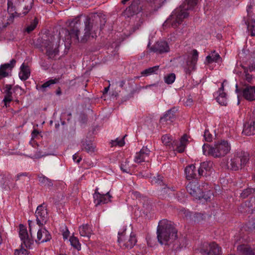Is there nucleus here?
Returning <instances> with one entry per match:
<instances>
[{
	"mask_svg": "<svg viewBox=\"0 0 255 255\" xmlns=\"http://www.w3.org/2000/svg\"><path fill=\"white\" fill-rule=\"evenodd\" d=\"M199 0H185V2L179 7L175 9L169 17L163 24L164 27L171 26L176 28L180 24L183 20L188 17L187 10L192 9L196 5Z\"/></svg>",
	"mask_w": 255,
	"mask_h": 255,
	"instance_id": "obj_1",
	"label": "nucleus"
},
{
	"mask_svg": "<svg viewBox=\"0 0 255 255\" xmlns=\"http://www.w3.org/2000/svg\"><path fill=\"white\" fill-rule=\"evenodd\" d=\"M177 231L170 222L164 219L161 220L157 229L158 241L161 245H167L173 243L177 238Z\"/></svg>",
	"mask_w": 255,
	"mask_h": 255,
	"instance_id": "obj_2",
	"label": "nucleus"
},
{
	"mask_svg": "<svg viewBox=\"0 0 255 255\" xmlns=\"http://www.w3.org/2000/svg\"><path fill=\"white\" fill-rule=\"evenodd\" d=\"M106 22L105 15L101 13H92L86 17L85 23L84 35L81 42H86L90 37L91 31L97 30L99 28L102 30Z\"/></svg>",
	"mask_w": 255,
	"mask_h": 255,
	"instance_id": "obj_3",
	"label": "nucleus"
},
{
	"mask_svg": "<svg viewBox=\"0 0 255 255\" xmlns=\"http://www.w3.org/2000/svg\"><path fill=\"white\" fill-rule=\"evenodd\" d=\"M231 148L230 144L225 140L216 142L214 146L204 144L202 147L204 155H211L215 158H221L225 156L230 152Z\"/></svg>",
	"mask_w": 255,
	"mask_h": 255,
	"instance_id": "obj_4",
	"label": "nucleus"
},
{
	"mask_svg": "<svg viewBox=\"0 0 255 255\" xmlns=\"http://www.w3.org/2000/svg\"><path fill=\"white\" fill-rule=\"evenodd\" d=\"M33 0H7V11L13 17L26 15L31 9Z\"/></svg>",
	"mask_w": 255,
	"mask_h": 255,
	"instance_id": "obj_5",
	"label": "nucleus"
},
{
	"mask_svg": "<svg viewBox=\"0 0 255 255\" xmlns=\"http://www.w3.org/2000/svg\"><path fill=\"white\" fill-rule=\"evenodd\" d=\"M81 22L80 17L78 16L69 22V29L62 28L59 35L60 37H63L62 34H64V38L66 40H70L69 42L77 43L79 42V35L80 34V27Z\"/></svg>",
	"mask_w": 255,
	"mask_h": 255,
	"instance_id": "obj_6",
	"label": "nucleus"
},
{
	"mask_svg": "<svg viewBox=\"0 0 255 255\" xmlns=\"http://www.w3.org/2000/svg\"><path fill=\"white\" fill-rule=\"evenodd\" d=\"M55 39L54 36L49 34L39 37L37 40L38 47L41 48L42 51L43 50V48L45 49L46 54L50 59H54L59 52L58 48L56 46L54 47Z\"/></svg>",
	"mask_w": 255,
	"mask_h": 255,
	"instance_id": "obj_7",
	"label": "nucleus"
},
{
	"mask_svg": "<svg viewBox=\"0 0 255 255\" xmlns=\"http://www.w3.org/2000/svg\"><path fill=\"white\" fill-rule=\"evenodd\" d=\"M249 161V154L245 151H238L231 156L228 162V169L233 171L242 169Z\"/></svg>",
	"mask_w": 255,
	"mask_h": 255,
	"instance_id": "obj_8",
	"label": "nucleus"
},
{
	"mask_svg": "<svg viewBox=\"0 0 255 255\" xmlns=\"http://www.w3.org/2000/svg\"><path fill=\"white\" fill-rule=\"evenodd\" d=\"M118 243L123 249H130L132 248L137 242L135 235L131 233L129 236L126 235L125 231L122 233H119Z\"/></svg>",
	"mask_w": 255,
	"mask_h": 255,
	"instance_id": "obj_9",
	"label": "nucleus"
},
{
	"mask_svg": "<svg viewBox=\"0 0 255 255\" xmlns=\"http://www.w3.org/2000/svg\"><path fill=\"white\" fill-rule=\"evenodd\" d=\"M198 59V52L197 50L194 49L191 54L188 55L184 66V70L186 74L190 75L196 70Z\"/></svg>",
	"mask_w": 255,
	"mask_h": 255,
	"instance_id": "obj_10",
	"label": "nucleus"
},
{
	"mask_svg": "<svg viewBox=\"0 0 255 255\" xmlns=\"http://www.w3.org/2000/svg\"><path fill=\"white\" fill-rule=\"evenodd\" d=\"M236 92L238 94L241 93L247 100H255V86L245 84L243 87L239 88L238 85L236 84Z\"/></svg>",
	"mask_w": 255,
	"mask_h": 255,
	"instance_id": "obj_11",
	"label": "nucleus"
},
{
	"mask_svg": "<svg viewBox=\"0 0 255 255\" xmlns=\"http://www.w3.org/2000/svg\"><path fill=\"white\" fill-rule=\"evenodd\" d=\"M142 0H133L130 5L123 12L124 16L129 17L138 13L142 9Z\"/></svg>",
	"mask_w": 255,
	"mask_h": 255,
	"instance_id": "obj_12",
	"label": "nucleus"
},
{
	"mask_svg": "<svg viewBox=\"0 0 255 255\" xmlns=\"http://www.w3.org/2000/svg\"><path fill=\"white\" fill-rule=\"evenodd\" d=\"M201 253L208 255H220L221 254V248L214 242L204 243L201 249Z\"/></svg>",
	"mask_w": 255,
	"mask_h": 255,
	"instance_id": "obj_13",
	"label": "nucleus"
},
{
	"mask_svg": "<svg viewBox=\"0 0 255 255\" xmlns=\"http://www.w3.org/2000/svg\"><path fill=\"white\" fill-rule=\"evenodd\" d=\"M37 224L39 226H42L46 223L48 219V213L43 204L40 205L37 208L35 212Z\"/></svg>",
	"mask_w": 255,
	"mask_h": 255,
	"instance_id": "obj_14",
	"label": "nucleus"
},
{
	"mask_svg": "<svg viewBox=\"0 0 255 255\" xmlns=\"http://www.w3.org/2000/svg\"><path fill=\"white\" fill-rule=\"evenodd\" d=\"M187 192L196 199L204 198L203 193L197 182H190L186 186Z\"/></svg>",
	"mask_w": 255,
	"mask_h": 255,
	"instance_id": "obj_15",
	"label": "nucleus"
},
{
	"mask_svg": "<svg viewBox=\"0 0 255 255\" xmlns=\"http://www.w3.org/2000/svg\"><path fill=\"white\" fill-rule=\"evenodd\" d=\"M252 8V6L251 5L248 7L247 11L249 18L248 19H246V18L244 17V21L247 25L249 33L252 36H255V16L253 17V15H251V10Z\"/></svg>",
	"mask_w": 255,
	"mask_h": 255,
	"instance_id": "obj_16",
	"label": "nucleus"
},
{
	"mask_svg": "<svg viewBox=\"0 0 255 255\" xmlns=\"http://www.w3.org/2000/svg\"><path fill=\"white\" fill-rule=\"evenodd\" d=\"M19 235L23 245L26 248H29L33 243V241L29 238L26 227L21 224L19 225Z\"/></svg>",
	"mask_w": 255,
	"mask_h": 255,
	"instance_id": "obj_17",
	"label": "nucleus"
},
{
	"mask_svg": "<svg viewBox=\"0 0 255 255\" xmlns=\"http://www.w3.org/2000/svg\"><path fill=\"white\" fill-rule=\"evenodd\" d=\"M93 198L96 206H98L101 204L108 203L111 201L112 196L110 195L109 192L105 194H101L98 192V189H97L93 194Z\"/></svg>",
	"mask_w": 255,
	"mask_h": 255,
	"instance_id": "obj_18",
	"label": "nucleus"
},
{
	"mask_svg": "<svg viewBox=\"0 0 255 255\" xmlns=\"http://www.w3.org/2000/svg\"><path fill=\"white\" fill-rule=\"evenodd\" d=\"M150 153V150L147 146H143L139 152L136 153L134 161L140 163L147 161Z\"/></svg>",
	"mask_w": 255,
	"mask_h": 255,
	"instance_id": "obj_19",
	"label": "nucleus"
},
{
	"mask_svg": "<svg viewBox=\"0 0 255 255\" xmlns=\"http://www.w3.org/2000/svg\"><path fill=\"white\" fill-rule=\"evenodd\" d=\"M243 133L248 136L255 134V116L244 124Z\"/></svg>",
	"mask_w": 255,
	"mask_h": 255,
	"instance_id": "obj_20",
	"label": "nucleus"
},
{
	"mask_svg": "<svg viewBox=\"0 0 255 255\" xmlns=\"http://www.w3.org/2000/svg\"><path fill=\"white\" fill-rule=\"evenodd\" d=\"M177 110L173 108L167 111L163 117L160 118V122L162 124H169L175 119V113Z\"/></svg>",
	"mask_w": 255,
	"mask_h": 255,
	"instance_id": "obj_21",
	"label": "nucleus"
},
{
	"mask_svg": "<svg viewBox=\"0 0 255 255\" xmlns=\"http://www.w3.org/2000/svg\"><path fill=\"white\" fill-rule=\"evenodd\" d=\"M51 236L49 232L45 228L39 229L37 234L36 243L38 244L47 242L50 240Z\"/></svg>",
	"mask_w": 255,
	"mask_h": 255,
	"instance_id": "obj_22",
	"label": "nucleus"
},
{
	"mask_svg": "<svg viewBox=\"0 0 255 255\" xmlns=\"http://www.w3.org/2000/svg\"><path fill=\"white\" fill-rule=\"evenodd\" d=\"M151 50L157 53L162 54L169 51V47L165 41H158L151 48Z\"/></svg>",
	"mask_w": 255,
	"mask_h": 255,
	"instance_id": "obj_23",
	"label": "nucleus"
},
{
	"mask_svg": "<svg viewBox=\"0 0 255 255\" xmlns=\"http://www.w3.org/2000/svg\"><path fill=\"white\" fill-rule=\"evenodd\" d=\"M214 96H217V102L222 106H226L227 104V94L224 92V83L221 84V87L218 91L214 94Z\"/></svg>",
	"mask_w": 255,
	"mask_h": 255,
	"instance_id": "obj_24",
	"label": "nucleus"
},
{
	"mask_svg": "<svg viewBox=\"0 0 255 255\" xmlns=\"http://www.w3.org/2000/svg\"><path fill=\"white\" fill-rule=\"evenodd\" d=\"M180 214L187 219L189 217L191 220L194 221L195 222H199L204 218V215L200 213H196L193 215H191V214L189 211L186 210L184 209L180 210Z\"/></svg>",
	"mask_w": 255,
	"mask_h": 255,
	"instance_id": "obj_25",
	"label": "nucleus"
},
{
	"mask_svg": "<svg viewBox=\"0 0 255 255\" xmlns=\"http://www.w3.org/2000/svg\"><path fill=\"white\" fill-rule=\"evenodd\" d=\"M186 178L188 180L197 179L201 176H198V169L197 170L194 165L191 164L187 166L185 169Z\"/></svg>",
	"mask_w": 255,
	"mask_h": 255,
	"instance_id": "obj_26",
	"label": "nucleus"
},
{
	"mask_svg": "<svg viewBox=\"0 0 255 255\" xmlns=\"http://www.w3.org/2000/svg\"><path fill=\"white\" fill-rule=\"evenodd\" d=\"M15 63L16 61L13 59L10 61L9 63H5L0 66V80L8 76V73L7 70L8 69L11 70L14 67Z\"/></svg>",
	"mask_w": 255,
	"mask_h": 255,
	"instance_id": "obj_27",
	"label": "nucleus"
},
{
	"mask_svg": "<svg viewBox=\"0 0 255 255\" xmlns=\"http://www.w3.org/2000/svg\"><path fill=\"white\" fill-rule=\"evenodd\" d=\"M213 165V162L208 161L201 163L200 167L198 169V176H205L207 172L210 171Z\"/></svg>",
	"mask_w": 255,
	"mask_h": 255,
	"instance_id": "obj_28",
	"label": "nucleus"
},
{
	"mask_svg": "<svg viewBox=\"0 0 255 255\" xmlns=\"http://www.w3.org/2000/svg\"><path fill=\"white\" fill-rule=\"evenodd\" d=\"M237 250L242 255H255V248L252 249L248 245H241Z\"/></svg>",
	"mask_w": 255,
	"mask_h": 255,
	"instance_id": "obj_29",
	"label": "nucleus"
},
{
	"mask_svg": "<svg viewBox=\"0 0 255 255\" xmlns=\"http://www.w3.org/2000/svg\"><path fill=\"white\" fill-rule=\"evenodd\" d=\"M38 181L41 186L50 189L53 186L52 181L42 174L38 175Z\"/></svg>",
	"mask_w": 255,
	"mask_h": 255,
	"instance_id": "obj_30",
	"label": "nucleus"
},
{
	"mask_svg": "<svg viewBox=\"0 0 255 255\" xmlns=\"http://www.w3.org/2000/svg\"><path fill=\"white\" fill-rule=\"evenodd\" d=\"M79 230L81 236L88 237V238L90 237L93 233L91 226L87 224L79 227Z\"/></svg>",
	"mask_w": 255,
	"mask_h": 255,
	"instance_id": "obj_31",
	"label": "nucleus"
},
{
	"mask_svg": "<svg viewBox=\"0 0 255 255\" xmlns=\"http://www.w3.org/2000/svg\"><path fill=\"white\" fill-rule=\"evenodd\" d=\"M188 143V137L186 134H184L181 138L180 142L177 145L175 150L179 153H182L184 151L186 146Z\"/></svg>",
	"mask_w": 255,
	"mask_h": 255,
	"instance_id": "obj_32",
	"label": "nucleus"
},
{
	"mask_svg": "<svg viewBox=\"0 0 255 255\" xmlns=\"http://www.w3.org/2000/svg\"><path fill=\"white\" fill-rule=\"evenodd\" d=\"M30 73L29 67L22 64L20 67V71L19 73V78L21 80L25 81L28 78Z\"/></svg>",
	"mask_w": 255,
	"mask_h": 255,
	"instance_id": "obj_33",
	"label": "nucleus"
},
{
	"mask_svg": "<svg viewBox=\"0 0 255 255\" xmlns=\"http://www.w3.org/2000/svg\"><path fill=\"white\" fill-rule=\"evenodd\" d=\"M95 146L91 141H83L82 142V149L85 150L89 153H93L95 151Z\"/></svg>",
	"mask_w": 255,
	"mask_h": 255,
	"instance_id": "obj_34",
	"label": "nucleus"
},
{
	"mask_svg": "<svg viewBox=\"0 0 255 255\" xmlns=\"http://www.w3.org/2000/svg\"><path fill=\"white\" fill-rule=\"evenodd\" d=\"M220 58V55L214 50L206 57V60L208 63L210 64L213 62H217Z\"/></svg>",
	"mask_w": 255,
	"mask_h": 255,
	"instance_id": "obj_35",
	"label": "nucleus"
},
{
	"mask_svg": "<svg viewBox=\"0 0 255 255\" xmlns=\"http://www.w3.org/2000/svg\"><path fill=\"white\" fill-rule=\"evenodd\" d=\"M159 66H155L145 69L141 72V74L143 76H147L151 74H157L158 71Z\"/></svg>",
	"mask_w": 255,
	"mask_h": 255,
	"instance_id": "obj_36",
	"label": "nucleus"
},
{
	"mask_svg": "<svg viewBox=\"0 0 255 255\" xmlns=\"http://www.w3.org/2000/svg\"><path fill=\"white\" fill-rule=\"evenodd\" d=\"M58 81V79L55 78L54 79H50L42 85L39 86L37 89L42 91V92H45L46 91L47 88L49 87L52 85H54L57 83Z\"/></svg>",
	"mask_w": 255,
	"mask_h": 255,
	"instance_id": "obj_37",
	"label": "nucleus"
},
{
	"mask_svg": "<svg viewBox=\"0 0 255 255\" xmlns=\"http://www.w3.org/2000/svg\"><path fill=\"white\" fill-rule=\"evenodd\" d=\"M145 21V16H141L140 17L137 16L136 21L133 26V31H135L138 29L141 25Z\"/></svg>",
	"mask_w": 255,
	"mask_h": 255,
	"instance_id": "obj_38",
	"label": "nucleus"
},
{
	"mask_svg": "<svg viewBox=\"0 0 255 255\" xmlns=\"http://www.w3.org/2000/svg\"><path fill=\"white\" fill-rule=\"evenodd\" d=\"M70 242L71 245L74 248L79 251L81 250V245L79 243V240L77 237H72L70 238Z\"/></svg>",
	"mask_w": 255,
	"mask_h": 255,
	"instance_id": "obj_39",
	"label": "nucleus"
},
{
	"mask_svg": "<svg viewBox=\"0 0 255 255\" xmlns=\"http://www.w3.org/2000/svg\"><path fill=\"white\" fill-rule=\"evenodd\" d=\"M255 192V188H248L244 189L241 194V197L243 198H246L250 195L254 193Z\"/></svg>",
	"mask_w": 255,
	"mask_h": 255,
	"instance_id": "obj_40",
	"label": "nucleus"
},
{
	"mask_svg": "<svg viewBox=\"0 0 255 255\" xmlns=\"http://www.w3.org/2000/svg\"><path fill=\"white\" fill-rule=\"evenodd\" d=\"M37 24H38V19L36 17H35L33 21H32L30 23V24L26 27L25 31L28 33H30L36 28Z\"/></svg>",
	"mask_w": 255,
	"mask_h": 255,
	"instance_id": "obj_41",
	"label": "nucleus"
},
{
	"mask_svg": "<svg viewBox=\"0 0 255 255\" xmlns=\"http://www.w3.org/2000/svg\"><path fill=\"white\" fill-rule=\"evenodd\" d=\"M30 175L29 174V173H27V172H22V173H18L17 174L16 176H15V181H19V180H21L22 181H24L25 180V179H24V178H26L27 177V181H29L30 180Z\"/></svg>",
	"mask_w": 255,
	"mask_h": 255,
	"instance_id": "obj_42",
	"label": "nucleus"
},
{
	"mask_svg": "<svg viewBox=\"0 0 255 255\" xmlns=\"http://www.w3.org/2000/svg\"><path fill=\"white\" fill-rule=\"evenodd\" d=\"M176 78V76L174 73H170L164 77V81L167 84H172Z\"/></svg>",
	"mask_w": 255,
	"mask_h": 255,
	"instance_id": "obj_43",
	"label": "nucleus"
},
{
	"mask_svg": "<svg viewBox=\"0 0 255 255\" xmlns=\"http://www.w3.org/2000/svg\"><path fill=\"white\" fill-rule=\"evenodd\" d=\"M161 140L163 143L166 146H169L172 144V139L171 136L169 135L166 134L163 135L161 137Z\"/></svg>",
	"mask_w": 255,
	"mask_h": 255,
	"instance_id": "obj_44",
	"label": "nucleus"
},
{
	"mask_svg": "<svg viewBox=\"0 0 255 255\" xmlns=\"http://www.w3.org/2000/svg\"><path fill=\"white\" fill-rule=\"evenodd\" d=\"M125 137V136H124L123 138L121 139H119L117 138L116 140H112L111 142L112 146L117 145H119V146H123L125 143L124 140Z\"/></svg>",
	"mask_w": 255,
	"mask_h": 255,
	"instance_id": "obj_45",
	"label": "nucleus"
},
{
	"mask_svg": "<svg viewBox=\"0 0 255 255\" xmlns=\"http://www.w3.org/2000/svg\"><path fill=\"white\" fill-rule=\"evenodd\" d=\"M204 136L206 141L210 142L212 140L213 136L208 130H205Z\"/></svg>",
	"mask_w": 255,
	"mask_h": 255,
	"instance_id": "obj_46",
	"label": "nucleus"
},
{
	"mask_svg": "<svg viewBox=\"0 0 255 255\" xmlns=\"http://www.w3.org/2000/svg\"><path fill=\"white\" fill-rule=\"evenodd\" d=\"M14 254L15 255H29V253L24 249H21L19 250H15Z\"/></svg>",
	"mask_w": 255,
	"mask_h": 255,
	"instance_id": "obj_47",
	"label": "nucleus"
},
{
	"mask_svg": "<svg viewBox=\"0 0 255 255\" xmlns=\"http://www.w3.org/2000/svg\"><path fill=\"white\" fill-rule=\"evenodd\" d=\"M127 161L126 160L125 163L121 164V169L123 172L128 173L129 171V169L127 166Z\"/></svg>",
	"mask_w": 255,
	"mask_h": 255,
	"instance_id": "obj_48",
	"label": "nucleus"
},
{
	"mask_svg": "<svg viewBox=\"0 0 255 255\" xmlns=\"http://www.w3.org/2000/svg\"><path fill=\"white\" fill-rule=\"evenodd\" d=\"M12 100V95H7L4 96V98L3 100V102L4 103H10Z\"/></svg>",
	"mask_w": 255,
	"mask_h": 255,
	"instance_id": "obj_49",
	"label": "nucleus"
},
{
	"mask_svg": "<svg viewBox=\"0 0 255 255\" xmlns=\"http://www.w3.org/2000/svg\"><path fill=\"white\" fill-rule=\"evenodd\" d=\"M245 73H246V74H245V79L248 83H251L252 82V79H253L252 75L250 74H249V73H247V72H245Z\"/></svg>",
	"mask_w": 255,
	"mask_h": 255,
	"instance_id": "obj_50",
	"label": "nucleus"
},
{
	"mask_svg": "<svg viewBox=\"0 0 255 255\" xmlns=\"http://www.w3.org/2000/svg\"><path fill=\"white\" fill-rule=\"evenodd\" d=\"M162 177L160 176H157V177H154L152 180V182H154L155 183L160 184L162 182Z\"/></svg>",
	"mask_w": 255,
	"mask_h": 255,
	"instance_id": "obj_51",
	"label": "nucleus"
},
{
	"mask_svg": "<svg viewBox=\"0 0 255 255\" xmlns=\"http://www.w3.org/2000/svg\"><path fill=\"white\" fill-rule=\"evenodd\" d=\"M5 89V93L6 94L12 95V92H11V86L10 85H6Z\"/></svg>",
	"mask_w": 255,
	"mask_h": 255,
	"instance_id": "obj_52",
	"label": "nucleus"
},
{
	"mask_svg": "<svg viewBox=\"0 0 255 255\" xmlns=\"http://www.w3.org/2000/svg\"><path fill=\"white\" fill-rule=\"evenodd\" d=\"M142 200H144V202L143 203V207H145L147 209L149 208V204L150 202L148 200V199H147L146 197H144L143 198Z\"/></svg>",
	"mask_w": 255,
	"mask_h": 255,
	"instance_id": "obj_53",
	"label": "nucleus"
},
{
	"mask_svg": "<svg viewBox=\"0 0 255 255\" xmlns=\"http://www.w3.org/2000/svg\"><path fill=\"white\" fill-rule=\"evenodd\" d=\"M5 178L2 175H0V185L3 186L5 182Z\"/></svg>",
	"mask_w": 255,
	"mask_h": 255,
	"instance_id": "obj_54",
	"label": "nucleus"
},
{
	"mask_svg": "<svg viewBox=\"0 0 255 255\" xmlns=\"http://www.w3.org/2000/svg\"><path fill=\"white\" fill-rule=\"evenodd\" d=\"M73 159L75 162H76L78 163H79L80 162V161L81 160V158L78 157V156L76 154H75L74 155H73Z\"/></svg>",
	"mask_w": 255,
	"mask_h": 255,
	"instance_id": "obj_55",
	"label": "nucleus"
},
{
	"mask_svg": "<svg viewBox=\"0 0 255 255\" xmlns=\"http://www.w3.org/2000/svg\"><path fill=\"white\" fill-rule=\"evenodd\" d=\"M32 222L31 221L29 220L28 221V225H29V232L30 234V235L32 236Z\"/></svg>",
	"mask_w": 255,
	"mask_h": 255,
	"instance_id": "obj_56",
	"label": "nucleus"
},
{
	"mask_svg": "<svg viewBox=\"0 0 255 255\" xmlns=\"http://www.w3.org/2000/svg\"><path fill=\"white\" fill-rule=\"evenodd\" d=\"M39 133L38 130L36 129H34L32 132V137H34L36 136Z\"/></svg>",
	"mask_w": 255,
	"mask_h": 255,
	"instance_id": "obj_57",
	"label": "nucleus"
},
{
	"mask_svg": "<svg viewBox=\"0 0 255 255\" xmlns=\"http://www.w3.org/2000/svg\"><path fill=\"white\" fill-rule=\"evenodd\" d=\"M156 85L155 84H151V85H147L146 86H143V87H140V89H147L149 87H152V86H156Z\"/></svg>",
	"mask_w": 255,
	"mask_h": 255,
	"instance_id": "obj_58",
	"label": "nucleus"
},
{
	"mask_svg": "<svg viewBox=\"0 0 255 255\" xmlns=\"http://www.w3.org/2000/svg\"><path fill=\"white\" fill-rule=\"evenodd\" d=\"M126 81L124 80L121 81L120 82L119 86L120 87L124 88V85L125 84Z\"/></svg>",
	"mask_w": 255,
	"mask_h": 255,
	"instance_id": "obj_59",
	"label": "nucleus"
},
{
	"mask_svg": "<svg viewBox=\"0 0 255 255\" xmlns=\"http://www.w3.org/2000/svg\"><path fill=\"white\" fill-rule=\"evenodd\" d=\"M69 232L68 231H67L66 232H64L63 233V237H64V238H65V239H67V237L69 236Z\"/></svg>",
	"mask_w": 255,
	"mask_h": 255,
	"instance_id": "obj_60",
	"label": "nucleus"
},
{
	"mask_svg": "<svg viewBox=\"0 0 255 255\" xmlns=\"http://www.w3.org/2000/svg\"><path fill=\"white\" fill-rule=\"evenodd\" d=\"M130 0H122L121 3L123 4H126L127 2L129 1Z\"/></svg>",
	"mask_w": 255,
	"mask_h": 255,
	"instance_id": "obj_61",
	"label": "nucleus"
},
{
	"mask_svg": "<svg viewBox=\"0 0 255 255\" xmlns=\"http://www.w3.org/2000/svg\"><path fill=\"white\" fill-rule=\"evenodd\" d=\"M43 0L48 3H51L53 2V0Z\"/></svg>",
	"mask_w": 255,
	"mask_h": 255,
	"instance_id": "obj_62",
	"label": "nucleus"
},
{
	"mask_svg": "<svg viewBox=\"0 0 255 255\" xmlns=\"http://www.w3.org/2000/svg\"><path fill=\"white\" fill-rule=\"evenodd\" d=\"M134 194L136 197H138L140 195V193L138 192H134Z\"/></svg>",
	"mask_w": 255,
	"mask_h": 255,
	"instance_id": "obj_63",
	"label": "nucleus"
},
{
	"mask_svg": "<svg viewBox=\"0 0 255 255\" xmlns=\"http://www.w3.org/2000/svg\"><path fill=\"white\" fill-rule=\"evenodd\" d=\"M251 67L252 69L255 70V63L253 64Z\"/></svg>",
	"mask_w": 255,
	"mask_h": 255,
	"instance_id": "obj_64",
	"label": "nucleus"
}]
</instances>
